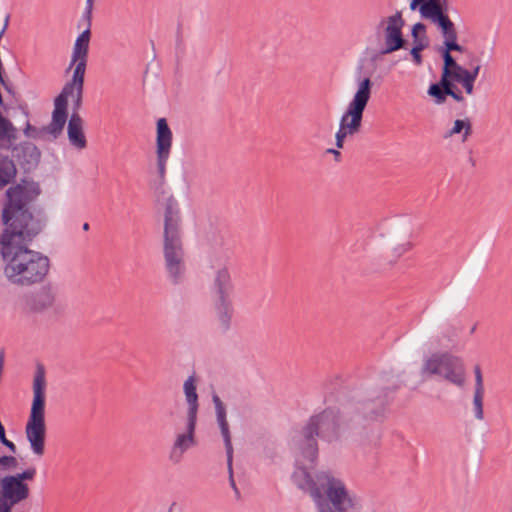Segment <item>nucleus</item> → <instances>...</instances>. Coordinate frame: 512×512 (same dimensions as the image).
Wrapping results in <instances>:
<instances>
[{"label": "nucleus", "instance_id": "6ab92c4d", "mask_svg": "<svg viewBox=\"0 0 512 512\" xmlns=\"http://www.w3.org/2000/svg\"><path fill=\"white\" fill-rule=\"evenodd\" d=\"M437 27L441 30L442 36L444 38L443 44L446 50L449 52L458 51L468 55L470 51L457 43L456 27L453 21L450 19L449 15L444 18V20L438 24Z\"/></svg>", "mask_w": 512, "mask_h": 512}, {"label": "nucleus", "instance_id": "f3484780", "mask_svg": "<svg viewBox=\"0 0 512 512\" xmlns=\"http://www.w3.org/2000/svg\"><path fill=\"white\" fill-rule=\"evenodd\" d=\"M197 418H187L185 433L178 434L170 450L169 458L173 463H179L183 454L195 445V427Z\"/></svg>", "mask_w": 512, "mask_h": 512}, {"label": "nucleus", "instance_id": "a878e982", "mask_svg": "<svg viewBox=\"0 0 512 512\" xmlns=\"http://www.w3.org/2000/svg\"><path fill=\"white\" fill-rule=\"evenodd\" d=\"M387 405L386 396L376 397L375 399H369L363 404V410L365 417L373 418L381 415Z\"/></svg>", "mask_w": 512, "mask_h": 512}, {"label": "nucleus", "instance_id": "aec40b11", "mask_svg": "<svg viewBox=\"0 0 512 512\" xmlns=\"http://www.w3.org/2000/svg\"><path fill=\"white\" fill-rule=\"evenodd\" d=\"M183 391L188 404L187 418H197L198 413V395L196 392V378L189 376L183 384Z\"/></svg>", "mask_w": 512, "mask_h": 512}, {"label": "nucleus", "instance_id": "9d476101", "mask_svg": "<svg viewBox=\"0 0 512 512\" xmlns=\"http://www.w3.org/2000/svg\"><path fill=\"white\" fill-rule=\"evenodd\" d=\"M423 376H438L449 383L463 387L466 381L465 366L461 358L450 353H434L421 368Z\"/></svg>", "mask_w": 512, "mask_h": 512}, {"label": "nucleus", "instance_id": "f704fd0d", "mask_svg": "<svg viewBox=\"0 0 512 512\" xmlns=\"http://www.w3.org/2000/svg\"><path fill=\"white\" fill-rule=\"evenodd\" d=\"M36 475L35 468H29L24 470L21 473H17L12 475L16 480H20V482L25 483L26 480H33Z\"/></svg>", "mask_w": 512, "mask_h": 512}, {"label": "nucleus", "instance_id": "9b49d317", "mask_svg": "<svg viewBox=\"0 0 512 512\" xmlns=\"http://www.w3.org/2000/svg\"><path fill=\"white\" fill-rule=\"evenodd\" d=\"M405 26L402 11L397 10L392 15L383 17L377 26L378 33H382L384 47L380 53L382 55L398 51L405 46V39L402 30Z\"/></svg>", "mask_w": 512, "mask_h": 512}, {"label": "nucleus", "instance_id": "412c9836", "mask_svg": "<svg viewBox=\"0 0 512 512\" xmlns=\"http://www.w3.org/2000/svg\"><path fill=\"white\" fill-rule=\"evenodd\" d=\"M89 42H90V30H84L76 39L73 51H72V59L69 68L74 66L75 61H86L88 59V51H89Z\"/></svg>", "mask_w": 512, "mask_h": 512}, {"label": "nucleus", "instance_id": "6e6552de", "mask_svg": "<svg viewBox=\"0 0 512 512\" xmlns=\"http://www.w3.org/2000/svg\"><path fill=\"white\" fill-rule=\"evenodd\" d=\"M72 79L65 84L61 93L55 98L52 121L48 126L49 133L57 136L63 130L67 121V99L71 97L75 108L78 109L82 103L84 75L86 61H75Z\"/></svg>", "mask_w": 512, "mask_h": 512}, {"label": "nucleus", "instance_id": "b1692460", "mask_svg": "<svg viewBox=\"0 0 512 512\" xmlns=\"http://www.w3.org/2000/svg\"><path fill=\"white\" fill-rule=\"evenodd\" d=\"M217 319L223 332L230 328L233 308L231 300L217 301L216 303Z\"/></svg>", "mask_w": 512, "mask_h": 512}, {"label": "nucleus", "instance_id": "72a5a7b5", "mask_svg": "<svg viewBox=\"0 0 512 512\" xmlns=\"http://www.w3.org/2000/svg\"><path fill=\"white\" fill-rule=\"evenodd\" d=\"M37 302L41 307H49L54 302L53 295L48 291H42L37 295Z\"/></svg>", "mask_w": 512, "mask_h": 512}, {"label": "nucleus", "instance_id": "a211bd4d", "mask_svg": "<svg viewBox=\"0 0 512 512\" xmlns=\"http://www.w3.org/2000/svg\"><path fill=\"white\" fill-rule=\"evenodd\" d=\"M67 136L70 144L78 150L87 146V140L83 129V120L79 114L73 113L70 116L67 127Z\"/></svg>", "mask_w": 512, "mask_h": 512}, {"label": "nucleus", "instance_id": "f03ea898", "mask_svg": "<svg viewBox=\"0 0 512 512\" xmlns=\"http://www.w3.org/2000/svg\"><path fill=\"white\" fill-rule=\"evenodd\" d=\"M292 479L299 489L310 495L317 512H348L357 506L356 495L330 471L311 475L304 467H297Z\"/></svg>", "mask_w": 512, "mask_h": 512}, {"label": "nucleus", "instance_id": "bb28decb", "mask_svg": "<svg viewBox=\"0 0 512 512\" xmlns=\"http://www.w3.org/2000/svg\"><path fill=\"white\" fill-rule=\"evenodd\" d=\"M484 394H485V391H474V394H473L472 411H473L475 419L478 421H482L484 419V409H483Z\"/></svg>", "mask_w": 512, "mask_h": 512}, {"label": "nucleus", "instance_id": "4be33fe9", "mask_svg": "<svg viewBox=\"0 0 512 512\" xmlns=\"http://www.w3.org/2000/svg\"><path fill=\"white\" fill-rule=\"evenodd\" d=\"M472 122L466 117L464 119H456L452 127L446 131L444 138H451L457 135L461 136V141L464 143L472 135Z\"/></svg>", "mask_w": 512, "mask_h": 512}, {"label": "nucleus", "instance_id": "39448f33", "mask_svg": "<svg viewBox=\"0 0 512 512\" xmlns=\"http://www.w3.org/2000/svg\"><path fill=\"white\" fill-rule=\"evenodd\" d=\"M46 376L42 364H37L33 379V401L30 414L25 426V436L30 444L33 454L42 457L45 453L46 423H45V397Z\"/></svg>", "mask_w": 512, "mask_h": 512}, {"label": "nucleus", "instance_id": "58836bf2", "mask_svg": "<svg viewBox=\"0 0 512 512\" xmlns=\"http://www.w3.org/2000/svg\"><path fill=\"white\" fill-rule=\"evenodd\" d=\"M13 507L0 501V512H12Z\"/></svg>", "mask_w": 512, "mask_h": 512}, {"label": "nucleus", "instance_id": "ea45409f", "mask_svg": "<svg viewBox=\"0 0 512 512\" xmlns=\"http://www.w3.org/2000/svg\"><path fill=\"white\" fill-rule=\"evenodd\" d=\"M3 445L6 446L12 453L16 452V445L12 441L7 440L3 443Z\"/></svg>", "mask_w": 512, "mask_h": 512}, {"label": "nucleus", "instance_id": "393cba45", "mask_svg": "<svg viewBox=\"0 0 512 512\" xmlns=\"http://www.w3.org/2000/svg\"><path fill=\"white\" fill-rule=\"evenodd\" d=\"M17 170L14 162L5 156H0V190L14 180Z\"/></svg>", "mask_w": 512, "mask_h": 512}, {"label": "nucleus", "instance_id": "423d86ee", "mask_svg": "<svg viewBox=\"0 0 512 512\" xmlns=\"http://www.w3.org/2000/svg\"><path fill=\"white\" fill-rule=\"evenodd\" d=\"M315 436L326 441H332L339 436V427L336 416L331 411H323L310 418L301 434L296 439V445L304 458L314 463L318 455V446Z\"/></svg>", "mask_w": 512, "mask_h": 512}, {"label": "nucleus", "instance_id": "c9c22d12", "mask_svg": "<svg viewBox=\"0 0 512 512\" xmlns=\"http://www.w3.org/2000/svg\"><path fill=\"white\" fill-rule=\"evenodd\" d=\"M475 374V389L474 391H485L483 384V376L480 367L477 365L474 368Z\"/></svg>", "mask_w": 512, "mask_h": 512}, {"label": "nucleus", "instance_id": "e433bc0d", "mask_svg": "<svg viewBox=\"0 0 512 512\" xmlns=\"http://www.w3.org/2000/svg\"><path fill=\"white\" fill-rule=\"evenodd\" d=\"M0 465L6 466L8 468H16L18 462L14 456H2L0 457Z\"/></svg>", "mask_w": 512, "mask_h": 512}, {"label": "nucleus", "instance_id": "4468645a", "mask_svg": "<svg viewBox=\"0 0 512 512\" xmlns=\"http://www.w3.org/2000/svg\"><path fill=\"white\" fill-rule=\"evenodd\" d=\"M30 496V488L27 483L16 480L13 476L7 475L0 479V501L15 506Z\"/></svg>", "mask_w": 512, "mask_h": 512}, {"label": "nucleus", "instance_id": "4c0bfd02", "mask_svg": "<svg viewBox=\"0 0 512 512\" xmlns=\"http://www.w3.org/2000/svg\"><path fill=\"white\" fill-rule=\"evenodd\" d=\"M94 0H86L85 13L90 18L93 10Z\"/></svg>", "mask_w": 512, "mask_h": 512}, {"label": "nucleus", "instance_id": "473e14b6", "mask_svg": "<svg viewBox=\"0 0 512 512\" xmlns=\"http://www.w3.org/2000/svg\"><path fill=\"white\" fill-rule=\"evenodd\" d=\"M453 80H448L446 82H441V85L443 88H446V93L447 95L451 96L454 100H456L457 102H462L464 101V97L462 96V94L460 92H455L453 90V83H452Z\"/></svg>", "mask_w": 512, "mask_h": 512}, {"label": "nucleus", "instance_id": "a18cd8bd", "mask_svg": "<svg viewBox=\"0 0 512 512\" xmlns=\"http://www.w3.org/2000/svg\"><path fill=\"white\" fill-rule=\"evenodd\" d=\"M3 433H5V428H4V426L1 424V425H0V435H2Z\"/></svg>", "mask_w": 512, "mask_h": 512}, {"label": "nucleus", "instance_id": "37998d69", "mask_svg": "<svg viewBox=\"0 0 512 512\" xmlns=\"http://www.w3.org/2000/svg\"><path fill=\"white\" fill-rule=\"evenodd\" d=\"M8 439L6 438V434L3 433L2 435H0V442L3 444L5 441H7Z\"/></svg>", "mask_w": 512, "mask_h": 512}, {"label": "nucleus", "instance_id": "20e7f679", "mask_svg": "<svg viewBox=\"0 0 512 512\" xmlns=\"http://www.w3.org/2000/svg\"><path fill=\"white\" fill-rule=\"evenodd\" d=\"M180 223L181 219L177 202L169 198L164 212L163 254L165 269L173 284L180 283L186 273L185 252Z\"/></svg>", "mask_w": 512, "mask_h": 512}, {"label": "nucleus", "instance_id": "7c9ffc66", "mask_svg": "<svg viewBox=\"0 0 512 512\" xmlns=\"http://www.w3.org/2000/svg\"><path fill=\"white\" fill-rule=\"evenodd\" d=\"M428 94L435 98L436 103L441 104L446 100V88H443L441 81L436 84H432L428 89Z\"/></svg>", "mask_w": 512, "mask_h": 512}, {"label": "nucleus", "instance_id": "dca6fc26", "mask_svg": "<svg viewBox=\"0 0 512 512\" xmlns=\"http://www.w3.org/2000/svg\"><path fill=\"white\" fill-rule=\"evenodd\" d=\"M411 248L412 243L409 241L408 237L395 232L386 239L382 256L389 264H394L401 256L410 251Z\"/></svg>", "mask_w": 512, "mask_h": 512}, {"label": "nucleus", "instance_id": "7ed1b4c3", "mask_svg": "<svg viewBox=\"0 0 512 512\" xmlns=\"http://www.w3.org/2000/svg\"><path fill=\"white\" fill-rule=\"evenodd\" d=\"M40 194L38 184L24 182L10 187L6 191L8 202L2 211L4 229H22L21 235H37L40 225L29 212L27 205Z\"/></svg>", "mask_w": 512, "mask_h": 512}, {"label": "nucleus", "instance_id": "79ce46f5", "mask_svg": "<svg viewBox=\"0 0 512 512\" xmlns=\"http://www.w3.org/2000/svg\"><path fill=\"white\" fill-rule=\"evenodd\" d=\"M329 153H332L334 156H335V159L338 160V158L340 157V152L338 150H335V149H329L328 150Z\"/></svg>", "mask_w": 512, "mask_h": 512}, {"label": "nucleus", "instance_id": "c85d7f7f", "mask_svg": "<svg viewBox=\"0 0 512 512\" xmlns=\"http://www.w3.org/2000/svg\"><path fill=\"white\" fill-rule=\"evenodd\" d=\"M475 80L474 78L470 77L468 74L464 75V74H456L455 75V78L453 79V81L459 83L462 85V87L464 88L465 92L468 94V95H472L474 93V83H475Z\"/></svg>", "mask_w": 512, "mask_h": 512}, {"label": "nucleus", "instance_id": "5701e85b", "mask_svg": "<svg viewBox=\"0 0 512 512\" xmlns=\"http://www.w3.org/2000/svg\"><path fill=\"white\" fill-rule=\"evenodd\" d=\"M442 57L444 65L442 69L441 82L453 80L456 74L461 73L462 66L459 63H457L454 57L446 49L444 50Z\"/></svg>", "mask_w": 512, "mask_h": 512}, {"label": "nucleus", "instance_id": "ddd939ff", "mask_svg": "<svg viewBox=\"0 0 512 512\" xmlns=\"http://www.w3.org/2000/svg\"><path fill=\"white\" fill-rule=\"evenodd\" d=\"M449 0H411V11L418 10L422 19L438 26L448 16Z\"/></svg>", "mask_w": 512, "mask_h": 512}, {"label": "nucleus", "instance_id": "cd10ccee", "mask_svg": "<svg viewBox=\"0 0 512 512\" xmlns=\"http://www.w3.org/2000/svg\"><path fill=\"white\" fill-rule=\"evenodd\" d=\"M468 57L470 60L468 63V66L470 67V69H466L462 66L461 74H464V75L468 74L470 77L477 79V77L480 73V69H481L480 61L476 57L474 52H469Z\"/></svg>", "mask_w": 512, "mask_h": 512}, {"label": "nucleus", "instance_id": "c03bdc74", "mask_svg": "<svg viewBox=\"0 0 512 512\" xmlns=\"http://www.w3.org/2000/svg\"><path fill=\"white\" fill-rule=\"evenodd\" d=\"M83 230H85V231L89 230V224L88 223H84L83 224Z\"/></svg>", "mask_w": 512, "mask_h": 512}, {"label": "nucleus", "instance_id": "1a4fd4ad", "mask_svg": "<svg viewBox=\"0 0 512 512\" xmlns=\"http://www.w3.org/2000/svg\"><path fill=\"white\" fill-rule=\"evenodd\" d=\"M209 246L211 265L215 268L212 288L217 295V301L230 300L234 284L227 263L231 258L232 252L227 247L222 235H215L213 239H210Z\"/></svg>", "mask_w": 512, "mask_h": 512}, {"label": "nucleus", "instance_id": "2eb2a0df", "mask_svg": "<svg viewBox=\"0 0 512 512\" xmlns=\"http://www.w3.org/2000/svg\"><path fill=\"white\" fill-rule=\"evenodd\" d=\"M212 400H213V403L215 406L217 421H218V424H219V427L221 430V434L223 436L224 443H225V448H226V453H227V464H228V470H229V474H230V484H231V487L236 491V493H238L236 485H235V481L233 479V474H232L233 447H232V443H231L228 422L226 420L225 407L218 395L214 394L212 397Z\"/></svg>", "mask_w": 512, "mask_h": 512}, {"label": "nucleus", "instance_id": "f257e3e1", "mask_svg": "<svg viewBox=\"0 0 512 512\" xmlns=\"http://www.w3.org/2000/svg\"><path fill=\"white\" fill-rule=\"evenodd\" d=\"M22 229H4L1 237V255L8 280L16 285L31 286L44 281L50 269L49 258L25 245L36 235H21Z\"/></svg>", "mask_w": 512, "mask_h": 512}, {"label": "nucleus", "instance_id": "a19ab883", "mask_svg": "<svg viewBox=\"0 0 512 512\" xmlns=\"http://www.w3.org/2000/svg\"><path fill=\"white\" fill-rule=\"evenodd\" d=\"M31 130H34V128H33L29 123H27V126H26V128L24 129V133H25V135H26V136H30V131H31Z\"/></svg>", "mask_w": 512, "mask_h": 512}, {"label": "nucleus", "instance_id": "f8f14e48", "mask_svg": "<svg viewBox=\"0 0 512 512\" xmlns=\"http://www.w3.org/2000/svg\"><path fill=\"white\" fill-rule=\"evenodd\" d=\"M172 148V131L165 118L157 121L156 136V161L159 177L164 179L166 174V165L170 157Z\"/></svg>", "mask_w": 512, "mask_h": 512}, {"label": "nucleus", "instance_id": "c756f323", "mask_svg": "<svg viewBox=\"0 0 512 512\" xmlns=\"http://www.w3.org/2000/svg\"><path fill=\"white\" fill-rule=\"evenodd\" d=\"M411 35L413 37V43H428L426 36V26L421 22L415 23L412 26Z\"/></svg>", "mask_w": 512, "mask_h": 512}, {"label": "nucleus", "instance_id": "2f4dec72", "mask_svg": "<svg viewBox=\"0 0 512 512\" xmlns=\"http://www.w3.org/2000/svg\"><path fill=\"white\" fill-rule=\"evenodd\" d=\"M413 47L410 51L411 55H412V58H413V61L415 62V64L417 65H420L422 63V56H421V51H423L427 46H428V43H422V42H417V43H413Z\"/></svg>", "mask_w": 512, "mask_h": 512}, {"label": "nucleus", "instance_id": "0eeeda50", "mask_svg": "<svg viewBox=\"0 0 512 512\" xmlns=\"http://www.w3.org/2000/svg\"><path fill=\"white\" fill-rule=\"evenodd\" d=\"M372 85L369 77L358 79L357 90L341 116L339 129L335 134V145L338 149L343 148L346 137L353 136L360 131L363 113L371 98Z\"/></svg>", "mask_w": 512, "mask_h": 512}]
</instances>
